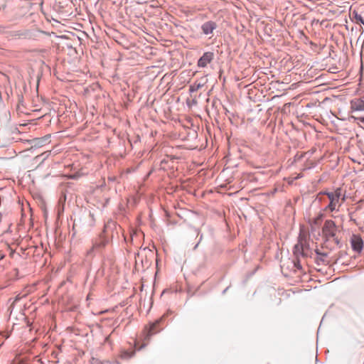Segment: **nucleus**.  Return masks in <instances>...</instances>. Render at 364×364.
<instances>
[{"mask_svg":"<svg viewBox=\"0 0 364 364\" xmlns=\"http://www.w3.org/2000/svg\"><path fill=\"white\" fill-rule=\"evenodd\" d=\"M353 20L356 23H362L364 26V20L361 15L358 14L356 11H353L351 14Z\"/></svg>","mask_w":364,"mask_h":364,"instance_id":"8","label":"nucleus"},{"mask_svg":"<svg viewBox=\"0 0 364 364\" xmlns=\"http://www.w3.org/2000/svg\"><path fill=\"white\" fill-rule=\"evenodd\" d=\"M351 245L354 250L360 252L363 248V240L359 236L353 235L351 238Z\"/></svg>","mask_w":364,"mask_h":364,"instance_id":"5","label":"nucleus"},{"mask_svg":"<svg viewBox=\"0 0 364 364\" xmlns=\"http://www.w3.org/2000/svg\"><path fill=\"white\" fill-rule=\"evenodd\" d=\"M322 232L323 235L326 237L327 240H335L337 232V228L335 223L331 220H326L323 227Z\"/></svg>","mask_w":364,"mask_h":364,"instance_id":"3","label":"nucleus"},{"mask_svg":"<svg viewBox=\"0 0 364 364\" xmlns=\"http://www.w3.org/2000/svg\"><path fill=\"white\" fill-rule=\"evenodd\" d=\"M8 337H9L8 333H6L4 335H2V337L0 338V339H1V338H7Z\"/></svg>","mask_w":364,"mask_h":364,"instance_id":"13","label":"nucleus"},{"mask_svg":"<svg viewBox=\"0 0 364 364\" xmlns=\"http://www.w3.org/2000/svg\"><path fill=\"white\" fill-rule=\"evenodd\" d=\"M351 109L354 111H364V101L360 99L352 101Z\"/></svg>","mask_w":364,"mask_h":364,"instance_id":"7","label":"nucleus"},{"mask_svg":"<svg viewBox=\"0 0 364 364\" xmlns=\"http://www.w3.org/2000/svg\"><path fill=\"white\" fill-rule=\"evenodd\" d=\"M200 87V85H193L191 87V91H196Z\"/></svg>","mask_w":364,"mask_h":364,"instance_id":"10","label":"nucleus"},{"mask_svg":"<svg viewBox=\"0 0 364 364\" xmlns=\"http://www.w3.org/2000/svg\"><path fill=\"white\" fill-rule=\"evenodd\" d=\"M164 320L165 317L163 316L154 321L150 322L147 324L143 331L144 338L149 340L152 336L159 333L165 326Z\"/></svg>","mask_w":364,"mask_h":364,"instance_id":"2","label":"nucleus"},{"mask_svg":"<svg viewBox=\"0 0 364 364\" xmlns=\"http://www.w3.org/2000/svg\"><path fill=\"white\" fill-rule=\"evenodd\" d=\"M213 59V53L211 52H206L200 58L198 61V66L200 68H205Z\"/></svg>","mask_w":364,"mask_h":364,"instance_id":"4","label":"nucleus"},{"mask_svg":"<svg viewBox=\"0 0 364 364\" xmlns=\"http://www.w3.org/2000/svg\"><path fill=\"white\" fill-rule=\"evenodd\" d=\"M216 24L213 21H207L202 25L203 33L205 35H209L213 33V30L215 29Z\"/></svg>","mask_w":364,"mask_h":364,"instance_id":"6","label":"nucleus"},{"mask_svg":"<svg viewBox=\"0 0 364 364\" xmlns=\"http://www.w3.org/2000/svg\"><path fill=\"white\" fill-rule=\"evenodd\" d=\"M48 136H45L44 138H42V139H38L39 141L38 144H41V143L46 142V141H48Z\"/></svg>","mask_w":364,"mask_h":364,"instance_id":"11","label":"nucleus"},{"mask_svg":"<svg viewBox=\"0 0 364 364\" xmlns=\"http://www.w3.org/2000/svg\"><path fill=\"white\" fill-rule=\"evenodd\" d=\"M134 355V351L128 352V351H124L122 353V357L123 358H130Z\"/></svg>","mask_w":364,"mask_h":364,"instance_id":"9","label":"nucleus"},{"mask_svg":"<svg viewBox=\"0 0 364 364\" xmlns=\"http://www.w3.org/2000/svg\"><path fill=\"white\" fill-rule=\"evenodd\" d=\"M319 220V218H317L316 220H315V223L316 224L318 223V220Z\"/></svg>","mask_w":364,"mask_h":364,"instance_id":"15","label":"nucleus"},{"mask_svg":"<svg viewBox=\"0 0 364 364\" xmlns=\"http://www.w3.org/2000/svg\"><path fill=\"white\" fill-rule=\"evenodd\" d=\"M324 194L328 196L330 201L326 209L329 210L331 212L337 210L346 200V195L342 193L341 188H338L332 192L325 193Z\"/></svg>","mask_w":364,"mask_h":364,"instance_id":"1","label":"nucleus"},{"mask_svg":"<svg viewBox=\"0 0 364 364\" xmlns=\"http://www.w3.org/2000/svg\"><path fill=\"white\" fill-rule=\"evenodd\" d=\"M359 119H360L362 122H364V117L359 118Z\"/></svg>","mask_w":364,"mask_h":364,"instance_id":"14","label":"nucleus"},{"mask_svg":"<svg viewBox=\"0 0 364 364\" xmlns=\"http://www.w3.org/2000/svg\"><path fill=\"white\" fill-rule=\"evenodd\" d=\"M91 364H102L100 361L96 359H92L91 361Z\"/></svg>","mask_w":364,"mask_h":364,"instance_id":"12","label":"nucleus"}]
</instances>
